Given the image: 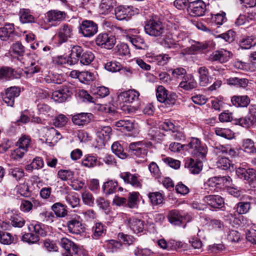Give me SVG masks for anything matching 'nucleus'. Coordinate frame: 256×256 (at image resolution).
Segmentation results:
<instances>
[{"instance_id":"aec40b11","label":"nucleus","mask_w":256,"mask_h":256,"mask_svg":"<svg viewBox=\"0 0 256 256\" xmlns=\"http://www.w3.org/2000/svg\"><path fill=\"white\" fill-rule=\"evenodd\" d=\"M204 201L211 207L216 208H220L224 206V200L222 198L218 195H208L205 196Z\"/></svg>"},{"instance_id":"393cba45","label":"nucleus","mask_w":256,"mask_h":256,"mask_svg":"<svg viewBox=\"0 0 256 256\" xmlns=\"http://www.w3.org/2000/svg\"><path fill=\"white\" fill-rule=\"evenodd\" d=\"M114 14L117 20H122L132 14V8L119 6L114 10Z\"/></svg>"},{"instance_id":"a18cd8bd","label":"nucleus","mask_w":256,"mask_h":256,"mask_svg":"<svg viewBox=\"0 0 256 256\" xmlns=\"http://www.w3.org/2000/svg\"><path fill=\"white\" fill-rule=\"evenodd\" d=\"M148 198L152 206H157L161 204L164 200L162 194L159 192L150 193L148 194Z\"/></svg>"},{"instance_id":"37998d69","label":"nucleus","mask_w":256,"mask_h":256,"mask_svg":"<svg viewBox=\"0 0 256 256\" xmlns=\"http://www.w3.org/2000/svg\"><path fill=\"white\" fill-rule=\"evenodd\" d=\"M215 133L217 136L228 140L232 139L234 136V133L228 128H215Z\"/></svg>"},{"instance_id":"4be33fe9","label":"nucleus","mask_w":256,"mask_h":256,"mask_svg":"<svg viewBox=\"0 0 256 256\" xmlns=\"http://www.w3.org/2000/svg\"><path fill=\"white\" fill-rule=\"evenodd\" d=\"M14 24H6L4 27L0 28V39L4 41L12 40L14 38Z\"/></svg>"},{"instance_id":"1a4fd4ad","label":"nucleus","mask_w":256,"mask_h":256,"mask_svg":"<svg viewBox=\"0 0 256 256\" xmlns=\"http://www.w3.org/2000/svg\"><path fill=\"white\" fill-rule=\"evenodd\" d=\"M96 44L105 48L111 49L116 44V38L112 35H109L106 33L100 34L96 36Z\"/></svg>"},{"instance_id":"c756f323","label":"nucleus","mask_w":256,"mask_h":256,"mask_svg":"<svg viewBox=\"0 0 256 256\" xmlns=\"http://www.w3.org/2000/svg\"><path fill=\"white\" fill-rule=\"evenodd\" d=\"M232 104L236 107H246L250 102L247 96H234L232 98Z\"/></svg>"},{"instance_id":"8fccbe9b","label":"nucleus","mask_w":256,"mask_h":256,"mask_svg":"<svg viewBox=\"0 0 256 256\" xmlns=\"http://www.w3.org/2000/svg\"><path fill=\"white\" fill-rule=\"evenodd\" d=\"M31 144L30 136L27 135L22 136L16 142V146L28 150Z\"/></svg>"},{"instance_id":"b1692460","label":"nucleus","mask_w":256,"mask_h":256,"mask_svg":"<svg viewBox=\"0 0 256 256\" xmlns=\"http://www.w3.org/2000/svg\"><path fill=\"white\" fill-rule=\"evenodd\" d=\"M250 117L248 118H242L239 120V124L240 126L245 128L250 127L256 122V108L254 106H251L250 108Z\"/></svg>"},{"instance_id":"20e7f679","label":"nucleus","mask_w":256,"mask_h":256,"mask_svg":"<svg viewBox=\"0 0 256 256\" xmlns=\"http://www.w3.org/2000/svg\"><path fill=\"white\" fill-rule=\"evenodd\" d=\"M156 96L160 102L164 103L168 106L174 105L176 101V94L174 92H168L162 86H159L157 88Z\"/></svg>"},{"instance_id":"49530a36","label":"nucleus","mask_w":256,"mask_h":256,"mask_svg":"<svg viewBox=\"0 0 256 256\" xmlns=\"http://www.w3.org/2000/svg\"><path fill=\"white\" fill-rule=\"evenodd\" d=\"M92 94L98 98H104L110 94L109 88L104 86H100L93 88Z\"/></svg>"},{"instance_id":"2eb2a0df","label":"nucleus","mask_w":256,"mask_h":256,"mask_svg":"<svg viewBox=\"0 0 256 256\" xmlns=\"http://www.w3.org/2000/svg\"><path fill=\"white\" fill-rule=\"evenodd\" d=\"M58 35L60 42H66L73 36V26L67 24H62L58 28Z\"/></svg>"},{"instance_id":"774afa93","label":"nucleus","mask_w":256,"mask_h":256,"mask_svg":"<svg viewBox=\"0 0 256 256\" xmlns=\"http://www.w3.org/2000/svg\"><path fill=\"white\" fill-rule=\"evenodd\" d=\"M162 160L165 164L173 168L178 169L180 167V162L178 160L170 157L163 158Z\"/></svg>"},{"instance_id":"58836bf2","label":"nucleus","mask_w":256,"mask_h":256,"mask_svg":"<svg viewBox=\"0 0 256 256\" xmlns=\"http://www.w3.org/2000/svg\"><path fill=\"white\" fill-rule=\"evenodd\" d=\"M116 126L120 130L131 131L134 128V123L130 120H120L116 122Z\"/></svg>"},{"instance_id":"4468645a","label":"nucleus","mask_w":256,"mask_h":256,"mask_svg":"<svg viewBox=\"0 0 256 256\" xmlns=\"http://www.w3.org/2000/svg\"><path fill=\"white\" fill-rule=\"evenodd\" d=\"M206 10V5L202 0L192 2L189 6L188 11L192 16H202Z\"/></svg>"},{"instance_id":"6e6d98bb","label":"nucleus","mask_w":256,"mask_h":256,"mask_svg":"<svg viewBox=\"0 0 256 256\" xmlns=\"http://www.w3.org/2000/svg\"><path fill=\"white\" fill-rule=\"evenodd\" d=\"M148 134L152 139L156 140H160L163 138L164 134L160 132L158 128H152L148 132Z\"/></svg>"},{"instance_id":"ea45409f","label":"nucleus","mask_w":256,"mask_h":256,"mask_svg":"<svg viewBox=\"0 0 256 256\" xmlns=\"http://www.w3.org/2000/svg\"><path fill=\"white\" fill-rule=\"evenodd\" d=\"M44 162L42 159L40 157L34 158L32 162L26 166V169L27 170L32 171L34 169H40L43 167Z\"/></svg>"},{"instance_id":"9b49d317","label":"nucleus","mask_w":256,"mask_h":256,"mask_svg":"<svg viewBox=\"0 0 256 256\" xmlns=\"http://www.w3.org/2000/svg\"><path fill=\"white\" fill-rule=\"evenodd\" d=\"M232 54L224 49L216 50L212 52L208 56V60L214 62L218 61L220 63L228 62L232 56Z\"/></svg>"},{"instance_id":"7c9ffc66","label":"nucleus","mask_w":256,"mask_h":256,"mask_svg":"<svg viewBox=\"0 0 256 256\" xmlns=\"http://www.w3.org/2000/svg\"><path fill=\"white\" fill-rule=\"evenodd\" d=\"M128 224L134 233L138 234L143 230L144 222L140 219L132 218L128 220Z\"/></svg>"},{"instance_id":"473e14b6","label":"nucleus","mask_w":256,"mask_h":256,"mask_svg":"<svg viewBox=\"0 0 256 256\" xmlns=\"http://www.w3.org/2000/svg\"><path fill=\"white\" fill-rule=\"evenodd\" d=\"M105 232L104 226L100 222H96L92 228V237L94 239L98 240L104 234Z\"/></svg>"},{"instance_id":"680f3d73","label":"nucleus","mask_w":256,"mask_h":256,"mask_svg":"<svg viewBox=\"0 0 256 256\" xmlns=\"http://www.w3.org/2000/svg\"><path fill=\"white\" fill-rule=\"evenodd\" d=\"M170 71L172 72V76L176 78H183L186 74V70L183 68L179 67L176 68L171 69Z\"/></svg>"},{"instance_id":"423d86ee","label":"nucleus","mask_w":256,"mask_h":256,"mask_svg":"<svg viewBox=\"0 0 256 256\" xmlns=\"http://www.w3.org/2000/svg\"><path fill=\"white\" fill-rule=\"evenodd\" d=\"M144 30L146 34L150 36H159L164 33V28L160 21L150 19L146 21Z\"/></svg>"},{"instance_id":"f257e3e1","label":"nucleus","mask_w":256,"mask_h":256,"mask_svg":"<svg viewBox=\"0 0 256 256\" xmlns=\"http://www.w3.org/2000/svg\"><path fill=\"white\" fill-rule=\"evenodd\" d=\"M188 146L192 150V156L198 160L187 158L185 160L184 166L192 174H198L202 170V164L200 160H204L207 154V149L205 146L201 144L200 141L197 138H193L188 144Z\"/></svg>"},{"instance_id":"79ce46f5","label":"nucleus","mask_w":256,"mask_h":256,"mask_svg":"<svg viewBox=\"0 0 256 256\" xmlns=\"http://www.w3.org/2000/svg\"><path fill=\"white\" fill-rule=\"evenodd\" d=\"M112 150L116 155L122 159H124L127 156L126 154L124 152L122 146L118 142H115L112 144Z\"/></svg>"},{"instance_id":"a19ab883","label":"nucleus","mask_w":256,"mask_h":256,"mask_svg":"<svg viewBox=\"0 0 256 256\" xmlns=\"http://www.w3.org/2000/svg\"><path fill=\"white\" fill-rule=\"evenodd\" d=\"M140 194L138 192H132L129 194L127 206L130 208H136L139 201Z\"/></svg>"},{"instance_id":"39448f33","label":"nucleus","mask_w":256,"mask_h":256,"mask_svg":"<svg viewBox=\"0 0 256 256\" xmlns=\"http://www.w3.org/2000/svg\"><path fill=\"white\" fill-rule=\"evenodd\" d=\"M72 84H70L63 85L52 93V98L56 102H64L72 95Z\"/></svg>"},{"instance_id":"338daca9","label":"nucleus","mask_w":256,"mask_h":256,"mask_svg":"<svg viewBox=\"0 0 256 256\" xmlns=\"http://www.w3.org/2000/svg\"><path fill=\"white\" fill-rule=\"evenodd\" d=\"M14 70L11 68L5 67L0 70V78L8 79L14 76Z\"/></svg>"},{"instance_id":"3c124183","label":"nucleus","mask_w":256,"mask_h":256,"mask_svg":"<svg viewBox=\"0 0 256 256\" xmlns=\"http://www.w3.org/2000/svg\"><path fill=\"white\" fill-rule=\"evenodd\" d=\"M98 161L97 158L93 156H86L82 160V166L88 168H92L96 166Z\"/></svg>"},{"instance_id":"6ab92c4d","label":"nucleus","mask_w":256,"mask_h":256,"mask_svg":"<svg viewBox=\"0 0 256 256\" xmlns=\"http://www.w3.org/2000/svg\"><path fill=\"white\" fill-rule=\"evenodd\" d=\"M197 82L194 76L191 74H186L180 82L178 87L183 90L189 91L195 88Z\"/></svg>"},{"instance_id":"5701e85b","label":"nucleus","mask_w":256,"mask_h":256,"mask_svg":"<svg viewBox=\"0 0 256 256\" xmlns=\"http://www.w3.org/2000/svg\"><path fill=\"white\" fill-rule=\"evenodd\" d=\"M198 72L199 74V84L202 86H206L212 81V78L210 76L208 69L205 66H202L198 68Z\"/></svg>"},{"instance_id":"052dcab7","label":"nucleus","mask_w":256,"mask_h":256,"mask_svg":"<svg viewBox=\"0 0 256 256\" xmlns=\"http://www.w3.org/2000/svg\"><path fill=\"white\" fill-rule=\"evenodd\" d=\"M22 240L30 244H34L39 240V236L38 235L32 232L26 233L22 236Z\"/></svg>"},{"instance_id":"5fc2aeb1","label":"nucleus","mask_w":256,"mask_h":256,"mask_svg":"<svg viewBox=\"0 0 256 256\" xmlns=\"http://www.w3.org/2000/svg\"><path fill=\"white\" fill-rule=\"evenodd\" d=\"M82 198L83 202L90 206H93L94 205V198L92 194L88 191H85L82 194Z\"/></svg>"},{"instance_id":"72a5a7b5","label":"nucleus","mask_w":256,"mask_h":256,"mask_svg":"<svg viewBox=\"0 0 256 256\" xmlns=\"http://www.w3.org/2000/svg\"><path fill=\"white\" fill-rule=\"evenodd\" d=\"M126 38L138 49H144L146 46L143 38L138 36H126Z\"/></svg>"},{"instance_id":"c03bdc74","label":"nucleus","mask_w":256,"mask_h":256,"mask_svg":"<svg viewBox=\"0 0 256 256\" xmlns=\"http://www.w3.org/2000/svg\"><path fill=\"white\" fill-rule=\"evenodd\" d=\"M52 209L58 217H64L67 214V211L64 206L60 202L54 204L52 206Z\"/></svg>"},{"instance_id":"bb28decb","label":"nucleus","mask_w":256,"mask_h":256,"mask_svg":"<svg viewBox=\"0 0 256 256\" xmlns=\"http://www.w3.org/2000/svg\"><path fill=\"white\" fill-rule=\"evenodd\" d=\"M112 130L111 128L108 126L98 128L96 134L102 144L110 140L112 134Z\"/></svg>"},{"instance_id":"f03ea898","label":"nucleus","mask_w":256,"mask_h":256,"mask_svg":"<svg viewBox=\"0 0 256 256\" xmlns=\"http://www.w3.org/2000/svg\"><path fill=\"white\" fill-rule=\"evenodd\" d=\"M230 182L231 178L229 176H214L208 178L204 183V189L208 193L218 192L223 186H228Z\"/></svg>"},{"instance_id":"09e8293b","label":"nucleus","mask_w":256,"mask_h":256,"mask_svg":"<svg viewBox=\"0 0 256 256\" xmlns=\"http://www.w3.org/2000/svg\"><path fill=\"white\" fill-rule=\"evenodd\" d=\"M94 56L93 53L90 51H85L82 53L80 60V64L83 65L90 64L94 60Z\"/></svg>"},{"instance_id":"864d4df0","label":"nucleus","mask_w":256,"mask_h":256,"mask_svg":"<svg viewBox=\"0 0 256 256\" xmlns=\"http://www.w3.org/2000/svg\"><path fill=\"white\" fill-rule=\"evenodd\" d=\"M42 246L49 252H55L58 250V247L55 242L49 239H46L42 242Z\"/></svg>"},{"instance_id":"a878e982","label":"nucleus","mask_w":256,"mask_h":256,"mask_svg":"<svg viewBox=\"0 0 256 256\" xmlns=\"http://www.w3.org/2000/svg\"><path fill=\"white\" fill-rule=\"evenodd\" d=\"M116 0H102L100 4V12L102 14H108L113 10L116 6Z\"/></svg>"},{"instance_id":"f704fd0d","label":"nucleus","mask_w":256,"mask_h":256,"mask_svg":"<svg viewBox=\"0 0 256 256\" xmlns=\"http://www.w3.org/2000/svg\"><path fill=\"white\" fill-rule=\"evenodd\" d=\"M20 19L22 23L33 22L34 21V16L28 9L22 8L20 11Z\"/></svg>"},{"instance_id":"cd10ccee","label":"nucleus","mask_w":256,"mask_h":256,"mask_svg":"<svg viewBox=\"0 0 256 256\" xmlns=\"http://www.w3.org/2000/svg\"><path fill=\"white\" fill-rule=\"evenodd\" d=\"M168 218L169 222L174 225H180L184 218L182 214L176 210H172L169 212Z\"/></svg>"},{"instance_id":"0eeeda50","label":"nucleus","mask_w":256,"mask_h":256,"mask_svg":"<svg viewBox=\"0 0 256 256\" xmlns=\"http://www.w3.org/2000/svg\"><path fill=\"white\" fill-rule=\"evenodd\" d=\"M84 52L82 47L74 46L72 48L71 52L66 60L64 56H60L59 57V60H61V64L66 62L70 65L74 64L80 60Z\"/></svg>"},{"instance_id":"7ed1b4c3","label":"nucleus","mask_w":256,"mask_h":256,"mask_svg":"<svg viewBox=\"0 0 256 256\" xmlns=\"http://www.w3.org/2000/svg\"><path fill=\"white\" fill-rule=\"evenodd\" d=\"M66 16V14L64 12L57 10L48 11L44 22H40L42 27L45 29H48L50 26H55L58 23L64 20Z\"/></svg>"},{"instance_id":"c85d7f7f","label":"nucleus","mask_w":256,"mask_h":256,"mask_svg":"<svg viewBox=\"0 0 256 256\" xmlns=\"http://www.w3.org/2000/svg\"><path fill=\"white\" fill-rule=\"evenodd\" d=\"M212 47V42L210 41H206L204 42H196L189 48V52L190 54L208 49Z\"/></svg>"},{"instance_id":"0e129e2a","label":"nucleus","mask_w":256,"mask_h":256,"mask_svg":"<svg viewBox=\"0 0 256 256\" xmlns=\"http://www.w3.org/2000/svg\"><path fill=\"white\" fill-rule=\"evenodd\" d=\"M68 118L62 114H60L55 118L54 120V124L57 127H62L68 122Z\"/></svg>"},{"instance_id":"603ef678","label":"nucleus","mask_w":256,"mask_h":256,"mask_svg":"<svg viewBox=\"0 0 256 256\" xmlns=\"http://www.w3.org/2000/svg\"><path fill=\"white\" fill-rule=\"evenodd\" d=\"M10 220L12 225L14 227L22 228L25 223L24 219L20 214H14L12 216Z\"/></svg>"},{"instance_id":"bf43d9fd","label":"nucleus","mask_w":256,"mask_h":256,"mask_svg":"<svg viewBox=\"0 0 256 256\" xmlns=\"http://www.w3.org/2000/svg\"><path fill=\"white\" fill-rule=\"evenodd\" d=\"M242 148L248 153H254L256 150L254 142L249 138L244 140Z\"/></svg>"},{"instance_id":"a211bd4d","label":"nucleus","mask_w":256,"mask_h":256,"mask_svg":"<svg viewBox=\"0 0 256 256\" xmlns=\"http://www.w3.org/2000/svg\"><path fill=\"white\" fill-rule=\"evenodd\" d=\"M43 137L46 142L54 144L62 138L60 134L54 128H46L44 131Z\"/></svg>"},{"instance_id":"ddd939ff","label":"nucleus","mask_w":256,"mask_h":256,"mask_svg":"<svg viewBox=\"0 0 256 256\" xmlns=\"http://www.w3.org/2000/svg\"><path fill=\"white\" fill-rule=\"evenodd\" d=\"M238 176L240 178H244L248 181L250 184H254V181L256 179V171L252 168L246 170L244 168H238L236 170ZM254 187V185L253 186Z\"/></svg>"},{"instance_id":"f3484780","label":"nucleus","mask_w":256,"mask_h":256,"mask_svg":"<svg viewBox=\"0 0 256 256\" xmlns=\"http://www.w3.org/2000/svg\"><path fill=\"white\" fill-rule=\"evenodd\" d=\"M20 89L18 87L12 86L8 88L3 97L4 102L8 106H12L14 104V98L20 95Z\"/></svg>"},{"instance_id":"9d476101","label":"nucleus","mask_w":256,"mask_h":256,"mask_svg":"<svg viewBox=\"0 0 256 256\" xmlns=\"http://www.w3.org/2000/svg\"><path fill=\"white\" fill-rule=\"evenodd\" d=\"M148 146H151L150 142L146 143L143 142H138L130 144L129 148L131 151L132 154L144 158L148 152L146 148Z\"/></svg>"},{"instance_id":"69168bd1","label":"nucleus","mask_w":256,"mask_h":256,"mask_svg":"<svg viewBox=\"0 0 256 256\" xmlns=\"http://www.w3.org/2000/svg\"><path fill=\"white\" fill-rule=\"evenodd\" d=\"M212 19L218 25H222L227 20L226 13L224 12L213 14L212 16Z\"/></svg>"},{"instance_id":"e2e57ef3","label":"nucleus","mask_w":256,"mask_h":256,"mask_svg":"<svg viewBox=\"0 0 256 256\" xmlns=\"http://www.w3.org/2000/svg\"><path fill=\"white\" fill-rule=\"evenodd\" d=\"M121 68L122 65L120 64L116 61L108 62L105 64V68L111 72L119 71Z\"/></svg>"},{"instance_id":"e433bc0d","label":"nucleus","mask_w":256,"mask_h":256,"mask_svg":"<svg viewBox=\"0 0 256 256\" xmlns=\"http://www.w3.org/2000/svg\"><path fill=\"white\" fill-rule=\"evenodd\" d=\"M118 186V184L116 181L109 180L104 184L103 191L106 194H112L116 191Z\"/></svg>"},{"instance_id":"4d7b16f0","label":"nucleus","mask_w":256,"mask_h":256,"mask_svg":"<svg viewBox=\"0 0 256 256\" xmlns=\"http://www.w3.org/2000/svg\"><path fill=\"white\" fill-rule=\"evenodd\" d=\"M116 52L120 56H127L130 54V49L127 44L122 43L118 44L116 46Z\"/></svg>"},{"instance_id":"2f4dec72","label":"nucleus","mask_w":256,"mask_h":256,"mask_svg":"<svg viewBox=\"0 0 256 256\" xmlns=\"http://www.w3.org/2000/svg\"><path fill=\"white\" fill-rule=\"evenodd\" d=\"M60 244L66 252L63 254V256H72V248L76 244L68 239L63 238L60 240Z\"/></svg>"},{"instance_id":"f8f14e48","label":"nucleus","mask_w":256,"mask_h":256,"mask_svg":"<svg viewBox=\"0 0 256 256\" xmlns=\"http://www.w3.org/2000/svg\"><path fill=\"white\" fill-rule=\"evenodd\" d=\"M97 24L92 20H86L80 26V32L85 37H91L98 32Z\"/></svg>"},{"instance_id":"412c9836","label":"nucleus","mask_w":256,"mask_h":256,"mask_svg":"<svg viewBox=\"0 0 256 256\" xmlns=\"http://www.w3.org/2000/svg\"><path fill=\"white\" fill-rule=\"evenodd\" d=\"M92 118L91 113L82 112L72 116V121L76 125L82 126L90 123Z\"/></svg>"},{"instance_id":"de8ad7c7","label":"nucleus","mask_w":256,"mask_h":256,"mask_svg":"<svg viewBox=\"0 0 256 256\" xmlns=\"http://www.w3.org/2000/svg\"><path fill=\"white\" fill-rule=\"evenodd\" d=\"M65 198L68 204L72 208H75L79 204L80 199L75 192L68 194Z\"/></svg>"},{"instance_id":"c9c22d12","label":"nucleus","mask_w":256,"mask_h":256,"mask_svg":"<svg viewBox=\"0 0 256 256\" xmlns=\"http://www.w3.org/2000/svg\"><path fill=\"white\" fill-rule=\"evenodd\" d=\"M58 176L62 181L71 182L74 177V172L70 170H60L58 172Z\"/></svg>"},{"instance_id":"4c0bfd02","label":"nucleus","mask_w":256,"mask_h":256,"mask_svg":"<svg viewBox=\"0 0 256 256\" xmlns=\"http://www.w3.org/2000/svg\"><path fill=\"white\" fill-rule=\"evenodd\" d=\"M67 225L69 232L76 234L80 232L82 224L78 220H72L68 222Z\"/></svg>"},{"instance_id":"6e6552de","label":"nucleus","mask_w":256,"mask_h":256,"mask_svg":"<svg viewBox=\"0 0 256 256\" xmlns=\"http://www.w3.org/2000/svg\"><path fill=\"white\" fill-rule=\"evenodd\" d=\"M140 95L138 91L134 89L129 90L119 93L117 100L120 104L132 103L138 100Z\"/></svg>"},{"instance_id":"dca6fc26","label":"nucleus","mask_w":256,"mask_h":256,"mask_svg":"<svg viewBox=\"0 0 256 256\" xmlns=\"http://www.w3.org/2000/svg\"><path fill=\"white\" fill-rule=\"evenodd\" d=\"M120 177L125 183L131 184L136 188H141L142 184L138 174H132L130 172H123L120 174Z\"/></svg>"},{"instance_id":"13d9d810","label":"nucleus","mask_w":256,"mask_h":256,"mask_svg":"<svg viewBox=\"0 0 256 256\" xmlns=\"http://www.w3.org/2000/svg\"><path fill=\"white\" fill-rule=\"evenodd\" d=\"M14 241V238L8 232L0 231V242L4 244H10Z\"/></svg>"}]
</instances>
